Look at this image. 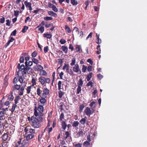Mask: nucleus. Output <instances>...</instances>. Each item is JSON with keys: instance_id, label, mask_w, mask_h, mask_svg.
I'll list each match as a JSON object with an SVG mask.
<instances>
[{"instance_id": "f257e3e1", "label": "nucleus", "mask_w": 147, "mask_h": 147, "mask_svg": "<svg viewBox=\"0 0 147 147\" xmlns=\"http://www.w3.org/2000/svg\"><path fill=\"white\" fill-rule=\"evenodd\" d=\"M25 65L24 64L20 65V63H18L17 65L18 69H21L23 70V71L25 74H31L33 73V70L30 67V66L33 65V62L32 61H29L28 62L25 61Z\"/></svg>"}, {"instance_id": "f03ea898", "label": "nucleus", "mask_w": 147, "mask_h": 147, "mask_svg": "<svg viewBox=\"0 0 147 147\" xmlns=\"http://www.w3.org/2000/svg\"><path fill=\"white\" fill-rule=\"evenodd\" d=\"M28 121L32 122L31 125L34 128H38L41 126L40 123L43 121V118L42 117H36L34 116L31 118L28 117Z\"/></svg>"}, {"instance_id": "7ed1b4c3", "label": "nucleus", "mask_w": 147, "mask_h": 147, "mask_svg": "<svg viewBox=\"0 0 147 147\" xmlns=\"http://www.w3.org/2000/svg\"><path fill=\"white\" fill-rule=\"evenodd\" d=\"M37 95L40 97L45 96L48 95L50 93V91L47 88L38 87L36 89Z\"/></svg>"}, {"instance_id": "20e7f679", "label": "nucleus", "mask_w": 147, "mask_h": 147, "mask_svg": "<svg viewBox=\"0 0 147 147\" xmlns=\"http://www.w3.org/2000/svg\"><path fill=\"white\" fill-rule=\"evenodd\" d=\"M22 139L20 138L18 141L15 142L16 144V147H27L29 145L28 142H26V140L22 141Z\"/></svg>"}, {"instance_id": "39448f33", "label": "nucleus", "mask_w": 147, "mask_h": 147, "mask_svg": "<svg viewBox=\"0 0 147 147\" xmlns=\"http://www.w3.org/2000/svg\"><path fill=\"white\" fill-rule=\"evenodd\" d=\"M38 80L41 84L44 87L46 86V84H49L51 80L49 78H45L43 76H40L38 78Z\"/></svg>"}, {"instance_id": "423d86ee", "label": "nucleus", "mask_w": 147, "mask_h": 147, "mask_svg": "<svg viewBox=\"0 0 147 147\" xmlns=\"http://www.w3.org/2000/svg\"><path fill=\"white\" fill-rule=\"evenodd\" d=\"M19 70L18 72L17 75L18 77L19 78L18 81L20 83H22L23 82V76L24 74H25L24 73L23 71V70L21 69H18Z\"/></svg>"}, {"instance_id": "0eeeda50", "label": "nucleus", "mask_w": 147, "mask_h": 147, "mask_svg": "<svg viewBox=\"0 0 147 147\" xmlns=\"http://www.w3.org/2000/svg\"><path fill=\"white\" fill-rule=\"evenodd\" d=\"M95 111V109H91L90 107H86L84 112L85 114L89 117L91 115L93 114V113H94Z\"/></svg>"}, {"instance_id": "6e6552de", "label": "nucleus", "mask_w": 147, "mask_h": 147, "mask_svg": "<svg viewBox=\"0 0 147 147\" xmlns=\"http://www.w3.org/2000/svg\"><path fill=\"white\" fill-rule=\"evenodd\" d=\"M72 70L74 72L76 73H79L80 74L81 73V71L80 69L79 66L78 64H76L73 67Z\"/></svg>"}, {"instance_id": "1a4fd4ad", "label": "nucleus", "mask_w": 147, "mask_h": 147, "mask_svg": "<svg viewBox=\"0 0 147 147\" xmlns=\"http://www.w3.org/2000/svg\"><path fill=\"white\" fill-rule=\"evenodd\" d=\"M62 82L61 81H59L58 82V89L60 91L59 93V97L60 98H61L64 95V93L63 92H62L60 90V89H61Z\"/></svg>"}, {"instance_id": "9d476101", "label": "nucleus", "mask_w": 147, "mask_h": 147, "mask_svg": "<svg viewBox=\"0 0 147 147\" xmlns=\"http://www.w3.org/2000/svg\"><path fill=\"white\" fill-rule=\"evenodd\" d=\"M33 68L35 71H40L41 72L42 70L43 69V67L40 64H37L36 66L33 67Z\"/></svg>"}, {"instance_id": "9b49d317", "label": "nucleus", "mask_w": 147, "mask_h": 147, "mask_svg": "<svg viewBox=\"0 0 147 147\" xmlns=\"http://www.w3.org/2000/svg\"><path fill=\"white\" fill-rule=\"evenodd\" d=\"M34 136L33 134H31L30 132L27 133L26 135V140L27 141L30 140V139L33 138Z\"/></svg>"}, {"instance_id": "f8f14e48", "label": "nucleus", "mask_w": 147, "mask_h": 147, "mask_svg": "<svg viewBox=\"0 0 147 147\" xmlns=\"http://www.w3.org/2000/svg\"><path fill=\"white\" fill-rule=\"evenodd\" d=\"M47 95L45 96H41V98L40 100V102L42 104H43V105L44 104L46 103L47 100L46 99V98H47Z\"/></svg>"}, {"instance_id": "ddd939ff", "label": "nucleus", "mask_w": 147, "mask_h": 147, "mask_svg": "<svg viewBox=\"0 0 147 147\" xmlns=\"http://www.w3.org/2000/svg\"><path fill=\"white\" fill-rule=\"evenodd\" d=\"M10 94L7 96V100L9 101H13L14 97L13 95V91H11L10 92Z\"/></svg>"}, {"instance_id": "4468645a", "label": "nucleus", "mask_w": 147, "mask_h": 147, "mask_svg": "<svg viewBox=\"0 0 147 147\" xmlns=\"http://www.w3.org/2000/svg\"><path fill=\"white\" fill-rule=\"evenodd\" d=\"M21 87V86L20 85H18L16 84L15 85L13 86L12 88V90L13 91H15L16 90H19L20 89V87Z\"/></svg>"}, {"instance_id": "2eb2a0df", "label": "nucleus", "mask_w": 147, "mask_h": 147, "mask_svg": "<svg viewBox=\"0 0 147 147\" xmlns=\"http://www.w3.org/2000/svg\"><path fill=\"white\" fill-rule=\"evenodd\" d=\"M26 85H25V86ZM24 86L20 87L18 92V94L19 95L21 96L23 95L24 93Z\"/></svg>"}, {"instance_id": "dca6fc26", "label": "nucleus", "mask_w": 147, "mask_h": 147, "mask_svg": "<svg viewBox=\"0 0 147 147\" xmlns=\"http://www.w3.org/2000/svg\"><path fill=\"white\" fill-rule=\"evenodd\" d=\"M90 108L93 109H95L96 106V103L94 101H92V102L90 103Z\"/></svg>"}, {"instance_id": "f3484780", "label": "nucleus", "mask_w": 147, "mask_h": 147, "mask_svg": "<svg viewBox=\"0 0 147 147\" xmlns=\"http://www.w3.org/2000/svg\"><path fill=\"white\" fill-rule=\"evenodd\" d=\"M37 109L40 113L43 112V111L44 110L43 105H39L38 108H37Z\"/></svg>"}, {"instance_id": "a211bd4d", "label": "nucleus", "mask_w": 147, "mask_h": 147, "mask_svg": "<svg viewBox=\"0 0 147 147\" xmlns=\"http://www.w3.org/2000/svg\"><path fill=\"white\" fill-rule=\"evenodd\" d=\"M15 40L14 38L13 37H11L9 40L7 42L5 45V47L7 48V47L10 44V42H13V40Z\"/></svg>"}, {"instance_id": "6ab92c4d", "label": "nucleus", "mask_w": 147, "mask_h": 147, "mask_svg": "<svg viewBox=\"0 0 147 147\" xmlns=\"http://www.w3.org/2000/svg\"><path fill=\"white\" fill-rule=\"evenodd\" d=\"M52 35L51 34L44 33L43 34V36L47 38H52Z\"/></svg>"}, {"instance_id": "aec40b11", "label": "nucleus", "mask_w": 147, "mask_h": 147, "mask_svg": "<svg viewBox=\"0 0 147 147\" xmlns=\"http://www.w3.org/2000/svg\"><path fill=\"white\" fill-rule=\"evenodd\" d=\"M50 6H49L50 8H52V10L54 11L55 12H57L58 11V9L56 7L55 5H52V4H50Z\"/></svg>"}, {"instance_id": "412c9836", "label": "nucleus", "mask_w": 147, "mask_h": 147, "mask_svg": "<svg viewBox=\"0 0 147 147\" xmlns=\"http://www.w3.org/2000/svg\"><path fill=\"white\" fill-rule=\"evenodd\" d=\"M1 110L0 112V117L1 118H2L6 113L5 109L3 108L1 109Z\"/></svg>"}, {"instance_id": "4be33fe9", "label": "nucleus", "mask_w": 147, "mask_h": 147, "mask_svg": "<svg viewBox=\"0 0 147 147\" xmlns=\"http://www.w3.org/2000/svg\"><path fill=\"white\" fill-rule=\"evenodd\" d=\"M61 127L63 130H65L66 129L67 125L65 122V121H62L61 122Z\"/></svg>"}, {"instance_id": "5701e85b", "label": "nucleus", "mask_w": 147, "mask_h": 147, "mask_svg": "<svg viewBox=\"0 0 147 147\" xmlns=\"http://www.w3.org/2000/svg\"><path fill=\"white\" fill-rule=\"evenodd\" d=\"M61 49L65 52V53L67 54L68 50V48L67 46H62L61 47Z\"/></svg>"}, {"instance_id": "b1692460", "label": "nucleus", "mask_w": 147, "mask_h": 147, "mask_svg": "<svg viewBox=\"0 0 147 147\" xmlns=\"http://www.w3.org/2000/svg\"><path fill=\"white\" fill-rule=\"evenodd\" d=\"M26 54L27 53H25L23 54L24 56H21L20 57V63H24V56H25Z\"/></svg>"}, {"instance_id": "393cba45", "label": "nucleus", "mask_w": 147, "mask_h": 147, "mask_svg": "<svg viewBox=\"0 0 147 147\" xmlns=\"http://www.w3.org/2000/svg\"><path fill=\"white\" fill-rule=\"evenodd\" d=\"M8 138V134H7V133H4L2 136V138L3 140L4 141H6L7 140Z\"/></svg>"}, {"instance_id": "a878e982", "label": "nucleus", "mask_w": 147, "mask_h": 147, "mask_svg": "<svg viewBox=\"0 0 147 147\" xmlns=\"http://www.w3.org/2000/svg\"><path fill=\"white\" fill-rule=\"evenodd\" d=\"M79 124V123L78 121H74L72 123V125L74 127H78Z\"/></svg>"}, {"instance_id": "bb28decb", "label": "nucleus", "mask_w": 147, "mask_h": 147, "mask_svg": "<svg viewBox=\"0 0 147 147\" xmlns=\"http://www.w3.org/2000/svg\"><path fill=\"white\" fill-rule=\"evenodd\" d=\"M65 30L68 33L71 32L72 30H71L70 29V27L67 25L65 26Z\"/></svg>"}, {"instance_id": "cd10ccee", "label": "nucleus", "mask_w": 147, "mask_h": 147, "mask_svg": "<svg viewBox=\"0 0 147 147\" xmlns=\"http://www.w3.org/2000/svg\"><path fill=\"white\" fill-rule=\"evenodd\" d=\"M24 4L26 8H29L30 5H31L32 4L30 2H28L27 1H24Z\"/></svg>"}, {"instance_id": "c85d7f7f", "label": "nucleus", "mask_w": 147, "mask_h": 147, "mask_svg": "<svg viewBox=\"0 0 147 147\" xmlns=\"http://www.w3.org/2000/svg\"><path fill=\"white\" fill-rule=\"evenodd\" d=\"M48 14L49 15H51L52 16H53L54 17H55L57 16V14L56 13L52 11H49L48 13Z\"/></svg>"}, {"instance_id": "c756f323", "label": "nucleus", "mask_w": 147, "mask_h": 147, "mask_svg": "<svg viewBox=\"0 0 147 147\" xmlns=\"http://www.w3.org/2000/svg\"><path fill=\"white\" fill-rule=\"evenodd\" d=\"M69 64L65 63L64 65L63 66V69L64 70L66 69V72L67 73V71L69 69Z\"/></svg>"}, {"instance_id": "7c9ffc66", "label": "nucleus", "mask_w": 147, "mask_h": 147, "mask_svg": "<svg viewBox=\"0 0 147 147\" xmlns=\"http://www.w3.org/2000/svg\"><path fill=\"white\" fill-rule=\"evenodd\" d=\"M86 118V117H85L84 118H82L80 120V122L82 125H84L85 124Z\"/></svg>"}, {"instance_id": "2f4dec72", "label": "nucleus", "mask_w": 147, "mask_h": 147, "mask_svg": "<svg viewBox=\"0 0 147 147\" xmlns=\"http://www.w3.org/2000/svg\"><path fill=\"white\" fill-rule=\"evenodd\" d=\"M92 73H90L87 76L86 79L87 81H89L92 77Z\"/></svg>"}, {"instance_id": "473e14b6", "label": "nucleus", "mask_w": 147, "mask_h": 147, "mask_svg": "<svg viewBox=\"0 0 147 147\" xmlns=\"http://www.w3.org/2000/svg\"><path fill=\"white\" fill-rule=\"evenodd\" d=\"M38 110L37 107L36 106L35 107L34 109V115L35 116V117H38V113L37 111Z\"/></svg>"}, {"instance_id": "72a5a7b5", "label": "nucleus", "mask_w": 147, "mask_h": 147, "mask_svg": "<svg viewBox=\"0 0 147 147\" xmlns=\"http://www.w3.org/2000/svg\"><path fill=\"white\" fill-rule=\"evenodd\" d=\"M83 84V81H82V79L81 78L79 79V81L77 83V84L78 86H80V87H82Z\"/></svg>"}, {"instance_id": "f704fd0d", "label": "nucleus", "mask_w": 147, "mask_h": 147, "mask_svg": "<svg viewBox=\"0 0 147 147\" xmlns=\"http://www.w3.org/2000/svg\"><path fill=\"white\" fill-rule=\"evenodd\" d=\"M83 145L85 147H88L89 146H90L91 143L88 141H86L84 142Z\"/></svg>"}, {"instance_id": "c9c22d12", "label": "nucleus", "mask_w": 147, "mask_h": 147, "mask_svg": "<svg viewBox=\"0 0 147 147\" xmlns=\"http://www.w3.org/2000/svg\"><path fill=\"white\" fill-rule=\"evenodd\" d=\"M20 96H18L15 97L14 99V103L16 105L18 103V101L20 100Z\"/></svg>"}, {"instance_id": "e433bc0d", "label": "nucleus", "mask_w": 147, "mask_h": 147, "mask_svg": "<svg viewBox=\"0 0 147 147\" xmlns=\"http://www.w3.org/2000/svg\"><path fill=\"white\" fill-rule=\"evenodd\" d=\"M31 83H32V86H33L36 85V79H35L34 78H33L31 80Z\"/></svg>"}, {"instance_id": "4c0bfd02", "label": "nucleus", "mask_w": 147, "mask_h": 147, "mask_svg": "<svg viewBox=\"0 0 147 147\" xmlns=\"http://www.w3.org/2000/svg\"><path fill=\"white\" fill-rule=\"evenodd\" d=\"M17 106V105L15 103L13 104L11 109H10V111L12 113L14 112Z\"/></svg>"}, {"instance_id": "58836bf2", "label": "nucleus", "mask_w": 147, "mask_h": 147, "mask_svg": "<svg viewBox=\"0 0 147 147\" xmlns=\"http://www.w3.org/2000/svg\"><path fill=\"white\" fill-rule=\"evenodd\" d=\"M96 42L97 44H99L101 42V40L99 38V34H98V36L96 38Z\"/></svg>"}, {"instance_id": "ea45409f", "label": "nucleus", "mask_w": 147, "mask_h": 147, "mask_svg": "<svg viewBox=\"0 0 147 147\" xmlns=\"http://www.w3.org/2000/svg\"><path fill=\"white\" fill-rule=\"evenodd\" d=\"M70 2L73 5H76L78 4V2L76 0H70Z\"/></svg>"}, {"instance_id": "a19ab883", "label": "nucleus", "mask_w": 147, "mask_h": 147, "mask_svg": "<svg viewBox=\"0 0 147 147\" xmlns=\"http://www.w3.org/2000/svg\"><path fill=\"white\" fill-rule=\"evenodd\" d=\"M76 62V60L75 57L71 59V62L70 63V65L71 66L75 65Z\"/></svg>"}, {"instance_id": "79ce46f5", "label": "nucleus", "mask_w": 147, "mask_h": 147, "mask_svg": "<svg viewBox=\"0 0 147 147\" xmlns=\"http://www.w3.org/2000/svg\"><path fill=\"white\" fill-rule=\"evenodd\" d=\"M84 107L85 105L83 104L80 105L79 107V111L80 113L82 112Z\"/></svg>"}, {"instance_id": "37998d69", "label": "nucleus", "mask_w": 147, "mask_h": 147, "mask_svg": "<svg viewBox=\"0 0 147 147\" xmlns=\"http://www.w3.org/2000/svg\"><path fill=\"white\" fill-rule=\"evenodd\" d=\"M71 134V133H70L68 131H67L65 132V138L67 139L68 137H69L70 136Z\"/></svg>"}, {"instance_id": "c03bdc74", "label": "nucleus", "mask_w": 147, "mask_h": 147, "mask_svg": "<svg viewBox=\"0 0 147 147\" xmlns=\"http://www.w3.org/2000/svg\"><path fill=\"white\" fill-rule=\"evenodd\" d=\"M44 19L45 20L49 21L53 20V18L51 17L46 16L45 17Z\"/></svg>"}, {"instance_id": "a18cd8bd", "label": "nucleus", "mask_w": 147, "mask_h": 147, "mask_svg": "<svg viewBox=\"0 0 147 147\" xmlns=\"http://www.w3.org/2000/svg\"><path fill=\"white\" fill-rule=\"evenodd\" d=\"M37 52L36 51H34L31 54V55L33 58H34L36 57L37 55Z\"/></svg>"}, {"instance_id": "49530a36", "label": "nucleus", "mask_w": 147, "mask_h": 147, "mask_svg": "<svg viewBox=\"0 0 147 147\" xmlns=\"http://www.w3.org/2000/svg\"><path fill=\"white\" fill-rule=\"evenodd\" d=\"M82 90L81 87L80 86H78L76 89V94H79Z\"/></svg>"}, {"instance_id": "de8ad7c7", "label": "nucleus", "mask_w": 147, "mask_h": 147, "mask_svg": "<svg viewBox=\"0 0 147 147\" xmlns=\"http://www.w3.org/2000/svg\"><path fill=\"white\" fill-rule=\"evenodd\" d=\"M87 69V66L83 65H82V71L83 73H85Z\"/></svg>"}, {"instance_id": "09e8293b", "label": "nucleus", "mask_w": 147, "mask_h": 147, "mask_svg": "<svg viewBox=\"0 0 147 147\" xmlns=\"http://www.w3.org/2000/svg\"><path fill=\"white\" fill-rule=\"evenodd\" d=\"M67 73L69 74L71 76L73 75V71L71 69H69Z\"/></svg>"}, {"instance_id": "8fccbe9b", "label": "nucleus", "mask_w": 147, "mask_h": 147, "mask_svg": "<svg viewBox=\"0 0 147 147\" xmlns=\"http://www.w3.org/2000/svg\"><path fill=\"white\" fill-rule=\"evenodd\" d=\"M32 62H34V63L36 64V65L38 64V63H39L38 60L36 59H35V58H33L32 59Z\"/></svg>"}, {"instance_id": "3c124183", "label": "nucleus", "mask_w": 147, "mask_h": 147, "mask_svg": "<svg viewBox=\"0 0 147 147\" xmlns=\"http://www.w3.org/2000/svg\"><path fill=\"white\" fill-rule=\"evenodd\" d=\"M38 30L40 31L41 33H43L45 30L44 27L43 26H41L38 28Z\"/></svg>"}, {"instance_id": "603ef678", "label": "nucleus", "mask_w": 147, "mask_h": 147, "mask_svg": "<svg viewBox=\"0 0 147 147\" xmlns=\"http://www.w3.org/2000/svg\"><path fill=\"white\" fill-rule=\"evenodd\" d=\"M64 115L63 113H62L60 115V121H63V119H64Z\"/></svg>"}, {"instance_id": "864d4df0", "label": "nucleus", "mask_w": 147, "mask_h": 147, "mask_svg": "<svg viewBox=\"0 0 147 147\" xmlns=\"http://www.w3.org/2000/svg\"><path fill=\"white\" fill-rule=\"evenodd\" d=\"M93 84V83L92 81H89V82L87 83L86 86L88 87H89L90 86L91 87H92Z\"/></svg>"}, {"instance_id": "5fc2aeb1", "label": "nucleus", "mask_w": 147, "mask_h": 147, "mask_svg": "<svg viewBox=\"0 0 147 147\" xmlns=\"http://www.w3.org/2000/svg\"><path fill=\"white\" fill-rule=\"evenodd\" d=\"M28 26H24V28H23L22 30V32H23V33H24V32H26L27 30H28Z\"/></svg>"}, {"instance_id": "6e6d98bb", "label": "nucleus", "mask_w": 147, "mask_h": 147, "mask_svg": "<svg viewBox=\"0 0 147 147\" xmlns=\"http://www.w3.org/2000/svg\"><path fill=\"white\" fill-rule=\"evenodd\" d=\"M32 86H28L26 89L27 93L29 94L31 91Z\"/></svg>"}, {"instance_id": "4d7b16f0", "label": "nucleus", "mask_w": 147, "mask_h": 147, "mask_svg": "<svg viewBox=\"0 0 147 147\" xmlns=\"http://www.w3.org/2000/svg\"><path fill=\"white\" fill-rule=\"evenodd\" d=\"M58 63L61 66H62V63L63 62V60L61 59H58Z\"/></svg>"}, {"instance_id": "13d9d810", "label": "nucleus", "mask_w": 147, "mask_h": 147, "mask_svg": "<svg viewBox=\"0 0 147 147\" xmlns=\"http://www.w3.org/2000/svg\"><path fill=\"white\" fill-rule=\"evenodd\" d=\"M83 132L82 130H80L79 131L78 133V136H83Z\"/></svg>"}, {"instance_id": "bf43d9fd", "label": "nucleus", "mask_w": 147, "mask_h": 147, "mask_svg": "<svg viewBox=\"0 0 147 147\" xmlns=\"http://www.w3.org/2000/svg\"><path fill=\"white\" fill-rule=\"evenodd\" d=\"M41 73H42L41 75L42 76H46L47 74V73L45 70L42 69V70L40 72Z\"/></svg>"}, {"instance_id": "052dcab7", "label": "nucleus", "mask_w": 147, "mask_h": 147, "mask_svg": "<svg viewBox=\"0 0 147 147\" xmlns=\"http://www.w3.org/2000/svg\"><path fill=\"white\" fill-rule=\"evenodd\" d=\"M45 26L47 28H49L50 27L53 26V24L50 23L49 24H46L45 25Z\"/></svg>"}, {"instance_id": "680f3d73", "label": "nucleus", "mask_w": 147, "mask_h": 147, "mask_svg": "<svg viewBox=\"0 0 147 147\" xmlns=\"http://www.w3.org/2000/svg\"><path fill=\"white\" fill-rule=\"evenodd\" d=\"M49 50L48 46H46L45 47L44 49V51L45 53H47Z\"/></svg>"}, {"instance_id": "e2e57ef3", "label": "nucleus", "mask_w": 147, "mask_h": 147, "mask_svg": "<svg viewBox=\"0 0 147 147\" xmlns=\"http://www.w3.org/2000/svg\"><path fill=\"white\" fill-rule=\"evenodd\" d=\"M8 124L7 123V121H5V122H4V125H3V127H5L6 128H7L8 126Z\"/></svg>"}, {"instance_id": "0e129e2a", "label": "nucleus", "mask_w": 147, "mask_h": 147, "mask_svg": "<svg viewBox=\"0 0 147 147\" xmlns=\"http://www.w3.org/2000/svg\"><path fill=\"white\" fill-rule=\"evenodd\" d=\"M18 80L17 77H15L13 79V83L14 84H16L17 83V82H18Z\"/></svg>"}, {"instance_id": "69168bd1", "label": "nucleus", "mask_w": 147, "mask_h": 147, "mask_svg": "<svg viewBox=\"0 0 147 147\" xmlns=\"http://www.w3.org/2000/svg\"><path fill=\"white\" fill-rule=\"evenodd\" d=\"M29 132H30V133L33 134L35 133V129L31 128L29 129Z\"/></svg>"}, {"instance_id": "338daca9", "label": "nucleus", "mask_w": 147, "mask_h": 147, "mask_svg": "<svg viewBox=\"0 0 147 147\" xmlns=\"http://www.w3.org/2000/svg\"><path fill=\"white\" fill-rule=\"evenodd\" d=\"M87 139L89 142H90L92 141L91 139V138L90 135L88 134L87 136Z\"/></svg>"}, {"instance_id": "774afa93", "label": "nucleus", "mask_w": 147, "mask_h": 147, "mask_svg": "<svg viewBox=\"0 0 147 147\" xmlns=\"http://www.w3.org/2000/svg\"><path fill=\"white\" fill-rule=\"evenodd\" d=\"M73 30H74L75 32H76L77 34H79V30L78 28L76 27H75L74 28V29Z\"/></svg>"}]
</instances>
